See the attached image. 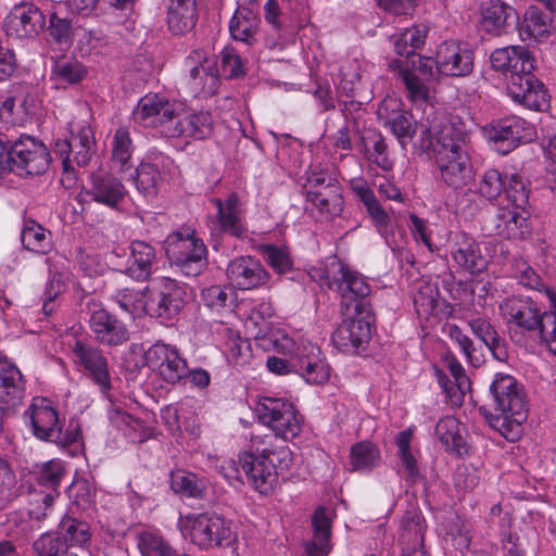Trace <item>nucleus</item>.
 <instances>
[{
  "label": "nucleus",
  "mask_w": 556,
  "mask_h": 556,
  "mask_svg": "<svg viewBox=\"0 0 556 556\" xmlns=\"http://www.w3.org/2000/svg\"><path fill=\"white\" fill-rule=\"evenodd\" d=\"M491 410H483L489 425L510 442L522 433V424L528 417L523 388L515 377L498 372L490 386Z\"/></svg>",
  "instance_id": "f257e3e1"
},
{
  "label": "nucleus",
  "mask_w": 556,
  "mask_h": 556,
  "mask_svg": "<svg viewBox=\"0 0 556 556\" xmlns=\"http://www.w3.org/2000/svg\"><path fill=\"white\" fill-rule=\"evenodd\" d=\"M87 67L75 59H61L52 67L51 80L56 88L80 83L87 76Z\"/></svg>",
  "instance_id": "4c0bfd02"
},
{
  "label": "nucleus",
  "mask_w": 556,
  "mask_h": 556,
  "mask_svg": "<svg viewBox=\"0 0 556 556\" xmlns=\"http://www.w3.org/2000/svg\"><path fill=\"white\" fill-rule=\"evenodd\" d=\"M197 17V9L168 7L167 25L173 34L181 35L193 29Z\"/></svg>",
  "instance_id": "8fccbe9b"
},
{
  "label": "nucleus",
  "mask_w": 556,
  "mask_h": 556,
  "mask_svg": "<svg viewBox=\"0 0 556 556\" xmlns=\"http://www.w3.org/2000/svg\"><path fill=\"white\" fill-rule=\"evenodd\" d=\"M46 26V16L33 3L15 5L4 20L8 36L16 38H34Z\"/></svg>",
  "instance_id": "a211bd4d"
},
{
  "label": "nucleus",
  "mask_w": 556,
  "mask_h": 556,
  "mask_svg": "<svg viewBox=\"0 0 556 556\" xmlns=\"http://www.w3.org/2000/svg\"><path fill=\"white\" fill-rule=\"evenodd\" d=\"M553 29L551 15L532 5L523 14L519 35L522 40L540 41L547 38Z\"/></svg>",
  "instance_id": "7c9ffc66"
},
{
  "label": "nucleus",
  "mask_w": 556,
  "mask_h": 556,
  "mask_svg": "<svg viewBox=\"0 0 556 556\" xmlns=\"http://www.w3.org/2000/svg\"><path fill=\"white\" fill-rule=\"evenodd\" d=\"M155 250L144 241H134L130 245V258L127 273L137 280H146L152 274Z\"/></svg>",
  "instance_id": "c9c22d12"
},
{
  "label": "nucleus",
  "mask_w": 556,
  "mask_h": 556,
  "mask_svg": "<svg viewBox=\"0 0 556 556\" xmlns=\"http://www.w3.org/2000/svg\"><path fill=\"white\" fill-rule=\"evenodd\" d=\"M60 493L58 490L35 491L30 495L28 515L31 519L42 521L53 510V503Z\"/></svg>",
  "instance_id": "09e8293b"
},
{
  "label": "nucleus",
  "mask_w": 556,
  "mask_h": 556,
  "mask_svg": "<svg viewBox=\"0 0 556 556\" xmlns=\"http://www.w3.org/2000/svg\"><path fill=\"white\" fill-rule=\"evenodd\" d=\"M54 153L61 159L68 181L75 180V167L87 166L96 153V139L86 122H71L70 136L55 142Z\"/></svg>",
  "instance_id": "39448f33"
},
{
  "label": "nucleus",
  "mask_w": 556,
  "mask_h": 556,
  "mask_svg": "<svg viewBox=\"0 0 556 556\" xmlns=\"http://www.w3.org/2000/svg\"><path fill=\"white\" fill-rule=\"evenodd\" d=\"M63 541L83 545L90 540V528L87 522L71 517H64L59 525Z\"/></svg>",
  "instance_id": "3c124183"
},
{
  "label": "nucleus",
  "mask_w": 556,
  "mask_h": 556,
  "mask_svg": "<svg viewBox=\"0 0 556 556\" xmlns=\"http://www.w3.org/2000/svg\"><path fill=\"white\" fill-rule=\"evenodd\" d=\"M211 336L212 341L210 344L212 345L240 348L241 337L239 331L223 321H215L211 325Z\"/></svg>",
  "instance_id": "6e6d98bb"
},
{
  "label": "nucleus",
  "mask_w": 556,
  "mask_h": 556,
  "mask_svg": "<svg viewBox=\"0 0 556 556\" xmlns=\"http://www.w3.org/2000/svg\"><path fill=\"white\" fill-rule=\"evenodd\" d=\"M222 72L229 78L244 74V64L241 56L233 48H225L220 53Z\"/></svg>",
  "instance_id": "338daca9"
},
{
  "label": "nucleus",
  "mask_w": 556,
  "mask_h": 556,
  "mask_svg": "<svg viewBox=\"0 0 556 556\" xmlns=\"http://www.w3.org/2000/svg\"><path fill=\"white\" fill-rule=\"evenodd\" d=\"M507 92L515 102L533 111H544L549 105L547 90L532 72L521 78L515 77L507 84Z\"/></svg>",
  "instance_id": "4be33fe9"
},
{
  "label": "nucleus",
  "mask_w": 556,
  "mask_h": 556,
  "mask_svg": "<svg viewBox=\"0 0 556 556\" xmlns=\"http://www.w3.org/2000/svg\"><path fill=\"white\" fill-rule=\"evenodd\" d=\"M500 309L504 318L527 330H536L544 344L556 343V318L552 312L540 314L536 304L530 299L511 298L505 300Z\"/></svg>",
  "instance_id": "6e6552de"
},
{
  "label": "nucleus",
  "mask_w": 556,
  "mask_h": 556,
  "mask_svg": "<svg viewBox=\"0 0 556 556\" xmlns=\"http://www.w3.org/2000/svg\"><path fill=\"white\" fill-rule=\"evenodd\" d=\"M316 273L319 276L320 283L338 292L340 313L343 317L370 312L367 298L371 288L362 274L350 269L339 261H332L329 267L318 268Z\"/></svg>",
  "instance_id": "f03ea898"
},
{
  "label": "nucleus",
  "mask_w": 556,
  "mask_h": 556,
  "mask_svg": "<svg viewBox=\"0 0 556 556\" xmlns=\"http://www.w3.org/2000/svg\"><path fill=\"white\" fill-rule=\"evenodd\" d=\"M22 244L36 253H47L51 249L50 232L35 220H26L21 232Z\"/></svg>",
  "instance_id": "37998d69"
},
{
  "label": "nucleus",
  "mask_w": 556,
  "mask_h": 556,
  "mask_svg": "<svg viewBox=\"0 0 556 556\" xmlns=\"http://www.w3.org/2000/svg\"><path fill=\"white\" fill-rule=\"evenodd\" d=\"M189 86L194 96L214 94L219 85L216 62L203 50H193L186 59Z\"/></svg>",
  "instance_id": "4468645a"
},
{
  "label": "nucleus",
  "mask_w": 556,
  "mask_h": 556,
  "mask_svg": "<svg viewBox=\"0 0 556 556\" xmlns=\"http://www.w3.org/2000/svg\"><path fill=\"white\" fill-rule=\"evenodd\" d=\"M470 528L467 522L459 517L454 518L447 529V535L451 536L453 545L460 552L468 549L470 545Z\"/></svg>",
  "instance_id": "69168bd1"
},
{
  "label": "nucleus",
  "mask_w": 556,
  "mask_h": 556,
  "mask_svg": "<svg viewBox=\"0 0 556 556\" xmlns=\"http://www.w3.org/2000/svg\"><path fill=\"white\" fill-rule=\"evenodd\" d=\"M388 124L402 144L405 143L406 139H412L417 130L416 121L413 119L410 114L405 112H394Z\"/></svg>",
  "instance_id": "13d9d810"
},
{
  "label": "nucleus",
  "mask_w": 556,
  "mask_h": 556,
  "mask_svg": "<svg viewBox=\"0 0 556 556\" xmlns=\"http://www.w3.org/2000/svg\"><path fill=\"white\" fill-rule=\"evenodd\" d=\"M29 417L33 433L36 438L51 442L59 438L62 422L52 402L46 397L34 399L29 408L25 412Z\"/></svg>",
  "instance_id": "6ab92c4d"
},
{
  "label": "nucleus",
  "mask_w": 556,
  "mask_h": 556,
  "mask_svg": "<svg viewBox=\"0 0 556 556\" xmlns=\"http://www.w3.org/2000/svg\"><path fill=\"white\" fill-rule=\"evenodd\" d=\"M331 513L318 507L312 516L313 536L304 543L303 556H328L331 545Z\"/></svg>",
  "instance_id": "393cba45"
},
{
  "label": "nucleus",
  "mask_w": 556,
  "mask_h": 556,
  "mask_svg": "<svg viewBox=\"0 0 556 556\" xmlns=\"http://www.w3.org/2000/svg\"><path fill=\"white\" fill-rule=\"evenodd\" d=\"M34 549L37 556H64L67 543L59 536L46 533L35 541Z\"/></svg>",
  "instance_id": "680f3d73"
},
{
  "label": "nucleus",
  "mask_w": 556,
  "mask_h": 556,
  "mask_svg": "<svg viewBox=\"0 0 556 556\" xmlns=\"http://www.w3.org/2000/svg\"><path fill=\"white\" fill-rule=\"evenodd\" d=\"M207 483L197 475L177 469L170 473V488L175 493L186 497L201 498L206 491Z\"/></svg>",
  "instance_id": "ea45409f"
},
{
  "label": "nucleus",
  "mask_w": 556,
  "mask_h": 556,
  "mask_svg": "<svg viewBox=\"0 0 556 556\" xmlns=\"http://www.w3.org/2000/svg\"><path fill=\"white\" fill-rule=\"evenodd\" d=\"M138 547L142 556H177L174 549L162 536L153 533H142Z\"/></svg>",
  "instance_id": "864d4df0"
},
{
  "label": "nucleus",
  "mask_w": 556,
  "mask_h": 556,
  "mask_svg": "<svg viewBox=\"0 0 556 556\" xmlns=\"http://www.w3.org/2000/svg\"><path fill=\"white\" fill-rule=\"evenodd\" d=\"M434 432L446 451L460 455L466 450L464 428L456 418L452 416L441 418Z\"/></svg>",
  "instance_id": "e433bc0d"
},
{
  "label": "nucleus",
  "mask_w": 556,
  "mask_h": 556,
  "mask_svg": "<svg viewBox=\"0 0 556 556\" xmlns=\"http://www.w3.org/2000/svg\"><path fill=\"white\" fill-rule=\"evenodd\" d=\"M170 160L160 152H149L138 167L128 172L129 178L135 181L139 192L146 195H154L164 179V169Z\"/></svg>",
  "instance_id": "412c9836"
},
{
  "label": "nucleus",
  "mask_w": 556,
  "mask_h": 556,
  "mask_svg": "<svg viewBox=\"0 0 556 556\" xmlns=\"http://www.w3.org/2000/svg\"><path fill=\"white\" fill-rule=\"evenodd\" d=\"M412 433L402 431L396 437V446L401 459V471L409 482H416L420 478L417 460L410 451Z\"/></svg>",
  "instance_id": "a18cd8bd"
},
{
  "label": "nucleus",
  "mask_w": 556,
  "mask_h": 556,
  "mask_svg": "<svg viewBox=\"0 0 556 556\" xmlns=\"http://www.w3.org/2000/svg\"><path fill=\"white\" fill-rule=\"evenodd\" d=\"M177 113L175 103L157 93H148L139 100L132 117L143 127L161 128L166 136V129L175 123Z\"/></svg>",
  "instance_id": "9b49d317"
},
{
  "label": "nucleus",
  "mask_w": 556,
  "mask_h": 556,
  "mask_svg": "<svg viewBox=\"0 0 556 556\" xmlns=\"http://www.w3.org/2000/svg\"><path fill=\"white\" fill-rule=\"evenodd\" d=\"M64 475V467L61 460L52 459L42 465L37 480L40 485L50 490H58Z\"/></svg>",
  "instance_id": "e2e57ef3"
},
{
  "label": "nucleus",
  "mask_w": 556,
  "mask_h": 556,
  "mask_svg": "<svg viewBox=\"0 0 556 556\" xmlns=\"http://www.w3.org/2000/svg\"><path fill=\"white\" fill-rule=\"evenodd\" d=\"M426 525L417 510H408L401 520L400 542L403 547L424 546Z\"/></svg>",
  "instance_id": "a19ab883"
},
{
  "label": "nucleus",
  "mask_w": 556,
  "mask_h": 556,
  "mask_svg": "<svg viewBox=\"0 0 556 556\" xmlns=\"http://www.w3.org/2000/svg\"><path fill=\"white\" fill-rule=\"evenodd\" d=\"M74 362L80 370L90 378L101 390L108 394L111 390V378L105 357L100 350H73Z\"/></svg>",
  "instance_id": "a878e982"
},
{
  "label": "nucleus",
  "mask_w": 556,
  "mask_h": 556,
  "mask_svg": "<svg viewBox=\"0 0 556 556\" xmlns=\"http://www.w3.org/2000/svg\"><path fill=\"white\" fill-rule=\"evenodd\" d=\"M255 412L260 422L285 441L292 440L300 433L301 420L298 413L294 406L283 399L262 396Z\"/></svg>",
  "instance_id": "9d476101"
},
{
  "label": "nucleus",
  "mask_w": 556,
  "mask_h": 556,
  "mask_svg": "<svg viewBox=\"0 0 556 556\" xmlns=\"http://www.w3.org/2000/svg\"><path fill=\"white\" fill-rule=\"evenodd\" d=\"M414 305L420 318L439 317L442 303L439 300V289L430 282H421L414 295Z\"/></svg>",
  "instance_id": "58836bf2"
},
{
  "label": "nucleus",
  "mask_w": 556,
  "mask_h": 556,
  "mask_svg": "<svg viewBox=\"0 0 556 556\" xmlns=\"http://www.w3.org/2000/svg\"><path fill=\"white\" fill-rule=\"evenodd\" d=\"M447 251L455 264L471 275L480 274L486 266L480 242L466 231H450Z\"/></svg>",
  "instance_id": "f8f14e48"
},
{
  "label": "nucleus",
  "mask_w": 556,
  "mask_h": 556,
  "mask_svg": "<svg viewBox=\"0 0 556 556\" xmlns=\"http://www.w3.org/2000/svg\"><path fill=\"white\" fill-rule=\"evenodd\" d=\"M493 70L501 72L508 83L521 78L534 70V59L522 46H508L495 49L490 56Z\"/></svg>",
  "instance_id": "dca6fc26"
},
{
  "label": "nucleus",
  "mask_w": 556,
  "mask_h": 556,
  "mask_svg": "<svg viewBox=\"0 0 556 556\" xmlns=\"http://www.w3.org/2000/svg\"><path fill=\"white\" fill-rule=\"evenodd\" d=\"M299 370L305 380L313 384L325 383L330 376L329 366L324 359H312L309 356H303L300 358Z\"/></svg>",
  "instance_id": "603ef678"
},
{
  "label": "nucleus",
  "mask_w": 556,
  "mask_h": 556,
  "mask_svg": "<svg viewBox=\"0 0 556 556\" xmlns=\"http://www.w3.org/2000/svg\"><path fill=\"white\" fill-rule=\"evenodd\" d=\"M147 287L142 291L134 289H123L115 295L118 306L132 317H141L147 315Z\"/></svg>",
  "instance_id": "49530a36"
},
{
  "label": "nucleus",
  "mask_w": 556,
  "mask_h": 556,
  "mask_svg": "<svg viewBox=\"0 0 556 556\" xmlns=\"http://www.w3.org/2000/svg\"><path fill=\"white\" fill-rule=\"evenodd\" d=\"M428 28L425 25H415L405 29L394 40V49L397 55L405 56V60L416 55V50L425 45Z\"/></svg>",
  "instance_id": "79ce46f5"
},
{
  "label": "nucleus",
  "mask_w": 556,
  "mask_h": 556,
  "mask_svg": "<svg viewBox=\"0 0 556 556\" xmlns=\"http://www.w3.org/2000/svg\"><path fill=\"white\" fill-rule=\"evenodd\" d=\"M504 190L515 207H523L528 202L529 192L520 175L511 174Z\"/></svg>",
  "instance_id": "0e129e2a"
},
{
  "label": "nucleus",
  "mask_w": 556,
  "mask_h": 556,
  "mask_svg": "<svg viewBox=\"0 0 556 556\" xmlns=\"http://www.w3.org/2000/svg\"><path fill=\"white\" fill-rule=\"evenodd\" d=\"M165 253L169 262L188 277L200 275L207 265V250L193 230L177 231L165 241Z\"/></svg>",
  "instance_id": "423d86ee"
},
{
  "label": "nucleus",
  "mask_w": 556,
  "mask_h": 556,
  "mask_svg": "<svg viewBox=\"0 0 556 556\" xmlns=\"http://www.w3.org/2000/svg\"><path fill=\"white\" fill-rule=\"evenodd\" d=\"M352 470H370L379 462V451L370 442H359L351 448Z\"/></svg>",
  "instance_id": "de8ad7c7"
},
{
  "label": "nucleus",
  "mask_w": 556,
  "mask_h": 556,
  "mask_svg": "<svg viewBox=\"0 0 556 556\" xmlns=\"http://www.w3.org/2000/svg\"><path fill=\"white\" fill-rule=\"evenodd\" d=\"M87 194L100 204L116 207L126 194L125 186L112 174H97L91 177Z\"/></svg>",
  "instance_id": "c756f323"
},
{
  "label": "nucleus",
  "mask_w": 556,
  "mask_h": 556,
  "mask_svg": "<svg viewBox=\"0 0 556 556\" xmlns=\"http://www.w3.org/2000/svg\"><path fill=\"white\" fill-rule=\"evenodd\" d=\"M262 254L267 264L278 274H286L292 268V261L287 250L275 245H264Z\"/></svg>",
  "instance_id": "bf43d9fd"
},
{
  "label": "nucleus",
  "mask_w": 556,
  "mask_h": 556,
  "mask_svg": "<svg viewBox=\"0 0 556 556\" xmlns=\"http://www.w3.org/2000/svg\"><path fill=\"white\" fill-rule=\"evenodd\" d=\"M212 203L217 208L216 218L220 231L236 238L243 237L247 228L242 222V207L239 195L232 192L228 194L225 201L213 199Z\"/></svg>",
  "instance_id": "c85d7f7f"
},
{
  "label": "nucleus",
  "mask_w": 556,
  "mask_h": 556,
  "mask_svg": "<svg viewBox=\"0 0 556 556\" xmlns=\"http://www.w3.org/2000/svg\"><path fill=\"white\" fill-rule=\"evenodd\" d=\"M233 294V291L227 287L211 286L202 290L201 298L205 306L218 312L228 306Z\"/></svg>",
  "instance_id": "052dcab7"
},
{
  "label": "nucleus",
  "mask_w": 556,
  "mask_h": 556,
  "mask_svg": "<svg viewBox=\"0 0 556 556\" xmlns=\"http://www.w3.org/2000/svg\"><path fill=\"white\" fill-rule=\"evenodd\" d=\"M434 159L442 181L453 189H460L472 177V164L468 141L464 135L445 128L437 138Z\"/></svg>",
  "instance_id": "7ed1b4c3"
},
{
  "label": "nucleus",
  "mask_w": 556,
  "mask_h": 556,
  "mask_svg": "<svg viewBox=\"0 0 556 556\" xmlns=\"http://www.w3.org/2000/svg\"><path fill=\"white\" fill-rule=\"evenodd\" d=\"M90 327L101 344L122 345L129 338L126 327L103 308L92 311Z\"/></svg>",
  "instance_id": "cd10ccee"
},
{
  "label": "nucleus",
  "mask_w": 556,
  "mask_h": 556,
  "mask_svg": "<svg viewBox=\"0 0 556 556\" xmlns=\"http://www.w3.org/2000/svg\"><path fill=\"white\" fill-rule=\"evenodd\" d=\"M437 72L452 77L469 75L473 70V51L456 41L441 43L435 53Z\"/></svg>",
  "instance_id": "2eb2a0df"
},
{
  "label": "nucleus",
  "mask_w": 556,
  "mask_h": 556,
  "mask_svg": "<svg viewBox=\"0 0 556 556\" xmlns=\"http://www.w3.org/2000/svg\"><path fill=\"white\" fill-rule=\"evenodd\" d=\"M8 157L28 175H40L48 169L50 154L46 146L31 137H22L9 143Z\"/></svg>",
  "instance_id": "ddd939ff"
},
{
  "label": "nucleus",
  "mask_w": 556,
  "mask_h": 556,
  "mask_svg": "<svg viewBox=\"0 0 556 556\" xmlns=\"http://www.w3.org/2000/svg\"><path fill=\"white\" fill-rule=\"evenodd\" d=\"M269 273L260 261L251 256L233 258L227 267L229 282L240 290H251L265 286L269 280Z\"/></svg>",
  "instance_id": "aec40b11"
},
{
  "label": "nucleus",
  "mask_w": 556,
  "mask_h": 556,
  "mask_svg": "<svg viewBox=\"0 0 556 556\" xmlns=\"http://www.w3.org/2000/svg\"><path fill=\"white\" fill-rule=\"evenodd\" d=\"M186 290L168 277L153 279L147 286V315L162 321L175 318L185 306Z\"/></svg>",
  "instance_id": "1a4fd4ad"
},
{
  "label": "nucleus",
  "mask_w": 556,
  "mask_h": 556,
  "mask_svg": "<svg viewBox=\"0 0 556 556\" xmlns=\"http://www.w3.org/2000/svg\"><path fill=\"white\" fill-rule=\"evenodd\" d=\"M518 20L515 9L504 2H492L483 11L481 29L491 35H501L506 25Z\"/></svg>",
  "instance_id": "473e14b6"
},
{
  "label": "nucleus",
  "mask_w": 556,
  "mask_h": 556,
  "mask_svg": "<svg viewBox=\"0 0 556 556\" xmlns=\"http://www.w3.org/2000/svg\"><path fill=\"white\" fill-rule=\"evenodd\" d=\"M306 210H311L317 219H331L343 210V197L340 186H329L326 190L306 191Z\"/></svg>",
  "instance_id": "bb28decb"
},
{
  "label": "nucleus",
  "mask_w": 556,
  "mask_h": 556,
  "mask_svg": "<svg viewBox=\"0 0 556 556\" xmlns=\"http://www.w3.org/2000/svg\"><path fill=\"white\" fill-rule=\"evenodd\" d=\"M182 532L201 549L229 546L236 540L231 523L211 513L187 515Z\"/></svg>",
  "instance_id": "0eeeda50"
},
{
  "label": "nucleus",
  "mask_w": 556,
  "mask_h": 556,
  "mask_svg": "<svg viewBox=\"0 0 556 556\" xmlns=\"http://www.w3.org/2000/svg\"><path fill=\"white\" fill-rule=\"evenodd\" d=\"M521 207L500 208L496 215L497 235L508 240H521L528 233L527 217Z\"/></svg>",
  "instance_id": "f704fd0d"
},
{
  "label": "nucleus",
  "mask_w": 556,
  "mask_h": 556,
  "mask_svg": "<svg viewBox=\"0 0 556 556\" xmlns=\"http://www.w3.org/2000/svg\"><path fill=\"white\" fill-rule=\"evenodd\" d=\"M505 182L497 169L490 168L482 175L478 192L489 201L495 200L504 190Z\"/></svg>",
  "instance_id": "4d7b16f0"
},
{
  "label": "nucleus",
  "mask_w": 556,
  "mask_h": 556,
  "mask_svg": "<svg viewBox=\"0 0 556 556\" xmlns=\"http://www.w3.org/2000/svg\"><path fill=\"white\" fill-rule=\"evenodd\" d=\"M111 168L118 174H127L132 169L131 156L135 146L127 127H118L112 139Z\"/></svg>",
  "instance_id": "2f4dec72"
},
{
  "label": "nucleus",
  "mask_w": 556,
  "mask_h": 556,
  "mask_svg": "<svg viewBox=\"0 0 556 556\" xmlns=\"http://www.w3.org/2000/svg\"><path fill=\"white\" fill-rule=\"evenodd\" d=\"M258 26L260 18L257 14L250 8L240 7L230 20L229 31L236 41L251 46L256 41Z\"/></svg>",
  "instance_id": "72a5a7b5"
},
{
  "label": "nucleus",
  "mask_w": 556,
  "mask_h": 556,
  "mask_svg": "<svg viewBox=\"0 0 556 556\" xmlns=\"http://www.w3.org/2000/svg\"><path fill=\"white\" fill-rule=\"evenodd\" d=\"M470 328L473 334L486 346V348H498L500 336L497 334L494 327L483 318L473 319L470 323Z\"/></svg>",
  "instance_id": "774afa93"
},
{
  "label": "nucleus",
  "mask_w": 556,
  "mask_h": 556,
  "mask_svg": "<svg viewBox=\"0 0 556 556\" xmlns=\"http://www.w3.org/2000/svg\"><path fill=\"white\" fill-rule=\"evenodd\" d=\"M239 463L252 485L262 494H267L278 481V476L289 469L292 453L286 444L257 448L256 454L243 453Z\"/></svg>",
  "instance_id": "20e7f679"
},
{
  "label": "nucleus",
  "mask_w": 556,
  "mask_h": 556,
  "mask_svg": "<svg viewBox=\"0 0 556 556\" xmlns=\"http://www.w3.org/2000/svg\"><path fill=\"white\" fill-rule=\"evenodd\" d=\"M213 132V118L208 112L177 113L175 123L168 125L166 136L172 138L204 139Z\"/></svg>",
  "instance_id": "b1692460"
},
{
  "label": "nucleus",
  "mask_w": 556,
  "mask_h": 556,
  "mask_svg": "<svg viewBox=\"0 0 556 556\" xmlns=\"http://www.w3.org/2000/svg\"><path fill=\"white\" fill-rule=\"evenodd\" d=\"M371 323L370 312L344 317L343 323L332 334L333 344L336 348H359L368 344L371 337Z\"/></svg>",
  "instance_id": "5701e85b"
},
{
  "label": "nucleus",
  "mask_w": 556,
  "mask_h": 556,
  "mask_svg": "<svg viewBox=\"0 0 556 556\" xmlns=\"http://www.w3.org/2000/svg\"><path fill=\"white\" fill-rule=\"evenodd\" d=\"M532 136V125L515 115L501 118L488 129V138L504 154L514 150L518 142L531 140Z\"/></svg>",
  "instance_id": "f3484780"
},
{
  "label": "nucleus",
  "mask_w": 556,
  "mask_h": 556,
  "mask_svg": "<svg viewBox=\"0 0 556 556\" xmlns=\"http://www.w3.org/2000/svg\"><path fill=\"white\" fill-rule=\"evenodd\" d=\"M400 74L407 89L408 97L413 102H425L429 96V89L422 79L414 72L408 70L407 65L399 64Z\"/></svg>",
  "instance_id": "5fc2aeb1"
},
{
  "label": "nucleus",
  "mask_w": 556,
  "mask_h": 556,
  "mask_svg": "<svg viewBox=\"0 0 556 556\" xmlns=\"http://www.w3.org/2000/svg\"><path fill=\"white\" fill-rule=\"evenodd\" d=\"M161 355L157 357L161 359L159 366V372L162 378L168 383H176L187 372V363L178 354V350H160Z\"/></svg>",
  "instance_id": "c03bdc74"
}]
</instances>
